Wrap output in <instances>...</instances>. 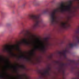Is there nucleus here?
I'll list each match as a JSON object with an SVG mask.
<instances>
[{"label":"nucleus","mask_w":79,"mask_h":79,"mask_svg":"<svg viewBox=\"0 0 79 79\" xmlns=\"http://www.w3.org/2000/svg\"><path fill=\"white\" fill-rule=\"evenodd\" d=\"M30 19H31L35 22V24L32 27L33 28L35 27H41V24L42 23V19L40 17V15H31L29 16Z\"/></svg>","instance_id":"nucleus-1"},{"label":"nucleus","mask_w":79,"mask_h":79,"mask_svg":"<svg viewBox=\"0 0 79 79\" xmlns=\"http://www.w3.org/2000/svg\"><path fill=\"white\" fill-rule=\"evenodd\" d=\"M72 8V1H69L68 5L65 7V9L64 8V5L63 3H62L60 7V12L63 13H64L65 11H68L69 12H70L71 11V9Z\"/></svg>","instance_id":"nucleus-2"},{"label":"nucleus","mask_w":79,"mask_h":79,"mask_svg":"<svg viewBox=\"0 0 79 79\" xmlns=\"http://www.w3.org/2000/svg\"><path fill=\"white\" fill-rule=\"evenodd\" d=\"M57 12H58V9H55L52 10L50 14V23L52 25H53L56 22L55 18H56Z\"/></svg>","instance_id":"nucleus-3"},{"label":"nucleus","mask_w":79,"mask_h":79,"mask_svg":"<svg viewBox=\"0 0 79 79\" xmlns=\"http://www.w3.org/2000/svg\"><path fill=\"white\" fill-rule=\"evenodd\" d=\"M14 48H15V46L7 45L4 48V50L6 52H8V53H12V52Z\"/></svg>","instance_id":"nucleus-4"},{"label":"nucleus","mask_w":79,"mask_h":79,"mask_svg":"<svg viewBox=\"0 0 79 79\" xmlns=\"http://www.w3.org/2000/svg\"><path fill=\"white\" fill-rule=\"evenodd\" d=\"M77 42H75L73 43L70 44L69 46L70 48H73L74 47H76L77 44H79V36H78L76 37Z\"/></svg>","instance_id":"nucleus-5"},{"label":"nucleus","mask_w":79,"mask_h":79,"mask_svg":"<svg viewBox=\"0 0 79 79\" xmlns=\"http://www.w3.org/2000/svg\"><path fill=\"white\" fill-rule=\"evenodd\" d=\"M46 46L43 44H42L40 46L39 45H36L35 46V48L36 50H44L45 49Z\"/></svg>","instance_id":"nucleus-6"},{"label":"nucleus","mask_w":79,"mask_h":79,"mask_svg":"<svg viewBox=\"0 0 79 79\" xmlns=\"http://www.w3.org/2000/svg\"><path fill=\"white\" fill-rule=\"evenodd\" d=\"M69 52V51L68 49H66L65 50H64L63 52H61V51L59 52H58V53L60 54V55H63L64 56V57H66V53H68Z\"/></svg>","instance_id":"nucleus-7"},{"label":"nucleus","mask_w":79,"mask_h":79,"mask_svg":"<svg viewBox=\"0 0 79 79\" xmlns=\"http://www.w3.org/2000/svg\"><path fill=\"white\" fill-rule=\"evenodd\" d=\"M19 44H24L26 45H29V42H28L27 40L26 39H24L22 40V41L19 42Z\"/></svg>","instance_id":"nucleus-8"},{"label":"nucleus","mask_w":79,"mask_h":79,"mask_svg":"<svg viewBox=\"0 0 79 79\" xmlns=\"http://www.w3.org/2000/svg\"><path fill=\"white\" fill-rule=\"evenodd\" d=\"M50 71V69H48L47 70H45L43 73L41 72V71H39V73L42 74V75H46V74H49V71Z\"/></svg>","instance_id":"nucleus-9"},{"label":"nucleus","mask_w":79,"mask_h":79,"mask_svg":"<svg viewBox=\"0 0 79 79\" xmlns=\"http://www.w3.org/2000/svg\"><path fill=\"white\" fill-rule=\"evenodd\" d=\"M68 63L64 64L63 63H61L60 64V69H63V68H64V66H68Z\"/></svg>","instance_id":"nucleus-10"},{"label":"nucleus","mask_w":79,"mask_h":79,"mask_svg":"<svg viewBox=\"0 0 79 79\" xmlns=\"http://www.w3.org/2000/svg\"><path fill=\"white\" fill-rule=\"evenodd\" d=\"M48 39H49L48 38H44V40L45 42L46 46H48V45H50V43L49 42Z\"/></svg>","instance_id":"nucleus-11"},{"label":"nucleus","mask_w":79,"mask_h":79,"mask_svg":"<svg viewBox=\"0 0 79 79\" xmlns=\"http://www.w3.org/2000/svg\"><path fill=\"white\" fill-rule=\"evenodd\" d=\"M61 26L63 28L66 29L68 27V23L67 22L62 23H61Z\"/></svg>","instance_id":"nucleus-12"},{"label":"nucleus","mask_w":79,"mask_h":79,"mask_svg":"<svg viewBox=\"0 0 79 79\" xmlns=\"http://www.w3.org/2000/svg\"><path fill=\"white\" fill-rule=\"evenodd\" d=\"M19 58H23V59H25L26 60V61H29L30 60V59H29L28 57H26V56L22 55V56H19Z\"/></svg>","instance_id":"nucleus-13"},{"label":"nucleus","mask_w":79,"mask_h":79,"mask_svg":"<svg viewBox=\"0 0 79 79\" xmlns=\"http://www.w3.org/2000/svg\"><path fill=\"white\" fill-rule=\"evenodd\" d=\"M16 49L17 50H20V48H19V45L17 44L16 45Z\"/></svg>","instance_id":"nucleus-14"},{"label":"nucleus","mask_w":79,"mask_h":79,"mask_svg":"<svg viewBox=\"0 0 79 79\" xmlns=\"http://www.w3.org/2000/svg\"><path fill=\"white\" fill-rule=\"evenodd\" d=\"M48 9H46V10H45L43 11V13L45 14V13H47L48 12Z\"/></svg>","instance_id":"nucleus-15"},{"label":"nucleus","mask_w":79,"mask_h":79,"mask_svg":"<svg viewBox=\"0 0 79 79\" xmlns=\"http://www.w3.org/2000/svg\"><path fill=\"white\" fill-rule=\"evenodd\" d=\"M69 61H70V62H71V63H75V61L74 60H69Z\"/></svg>","instance_id":"nucleus-16"},{"label":"nucleus","mask_w":79,"mask_h":79,"mask_svg":"<svg viewBox=\"0 0 79 79\" xmlns=\"http://www.w3.org/2000/svg\"><path fill=\"white\" fill-rule=\"evenodd\" d=\"M34 37H35V36L33 35L31 37H30V39L31 40L34 39Z\"/></svg>","instance_id":"nucleus-17"},{"label":"nucleus","mask_w":79,"mask_h":79,"mask_svg":"<svg viewBox=\"0 0 79 79\" xmlns=\"http://www.w3.org/2000/svg\"><path fill=\"white\" fill-rule=\"evenodd\" d=\"M34 50H32V51H31V52H30V53L31 55H33V54H34Z\"/></svg>","instance_id":"nucleus-18"},{"label":"nucleus","mask_w":79,"mask_h":79,"mask_svg":"<svg viewBox=\"0 0 79 79\" xmlns=\"http://www.w3.org/2000/svg\"><path fill=\"white\" fill-rule=\"evenodd\" d=\"M4 76H3V75H0V79L1 78H4Z\"/></svg>","instance_id":"nucleus-19"},{"label":"nucleus","mask_w":79,"mask_h":79,"mask_svg":"<svg viewBox=\"0 0 79 79\" xmlns=\"http://www.w3.org/2000/svg\"><path fill=\"white\" fill-rule=\"evenodd\" d=\"M76 32H77V34H79V28L77 30V31H76Z\"/></svg>","instance_id":"nucleus-20"},{"label":"nucleus","mask_w":79,"mask_h":79,"mask_svg":"<svg viewBox=\"0 0 79 79\" xmlns=\"http://www.w3.org/2000/svg\"><path fill=\"white\" fill-rule=\"evenodd\" d=\"M14 69H16V67H14Z\"/></svg>","instance_id":"nucleus-21"},{"label":"nucleus","mask_w":79,"mask_h":79,"mask_svg":"<svg viewBox=\"0 0 79 79\" xmlns=\"http://www.w3.org/2000/svg\"><path fill=\"white\" fill-rule=\"evenodd\" d=\"M21 67L22 68H24V66H22Z\"/></svg>","instance_id":"nucleus-22"},{"label":"nucleus","mask_w":79,"mask_h":79,"mask_svg":"<svg viewBox=\"0 0 79 79\" xmlns=\"http://www.w3.org/2000/svg\"><path fill=\"white\" fill-rule=\"evenodd\" d=\"M77 1H78V2H79V0H77Z\"/></svg>","instance_id":"nucleus-23"},{"label":"nucleus","mask_w":79,"mask_h":79,"mask_svg":"<svg viewBox=\"0 0 79 79\" xmlns=\"http://www.w3.org/2000/svg\"><path fill=\"white\" fill-rule=\"evenodd\" d=\"M13 55H14L13 54Z\"/></svg>","instance_id":"nucleus-24"}]
</instances>
